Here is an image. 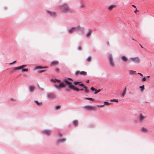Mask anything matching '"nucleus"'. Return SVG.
<instances>
[{
	"label": "nucleus",
	"instance_id": "obj_1",
	"mask_svg": "<svg viewBox=\"0 0 154 154\" xmlns=\"http://www.w3.org/2000/svg\"><path fill=\"white\" fill-rule=\"evenodd\" d=\"M63 81L65 82L66 85H67L68 88L71 90H72L74 91H83V89H79L76 87H72V81H73L72 79L70 78H67L64 79Z\"/></svg>",
	"mask_w": 154,
	"mask_h": 154
},
{
	"label": "nucleus",
	"instance_id": "obj_2",
	"mask_svg": "<svg viewBox=\"0 0 154 154\" xmlns=\"http://www.w3.org/2000/svg\"><path fill=\"white\" fill-rule=\"evenodd\" d=\"M59 8L63 12L72 13V11L70 9L69 5L67 4H64L60 5Z\"/></svg>",
	"mask_w": 154,
	"mask_h": 154
},
{
	"label": "nucleus",
	"instance_id": "obj_3",
	"mask_svg": "<svg viewBox=\"0 0 154 154\" xmlns=\"http://www.w3.org/2000/svg\"><path fill=\"white\" fill-rule=\"evenodd\" d=\"M78 30H84L83 27H81L80 26H78L77 27H73L68 30L67 32L69 34L72 33L74 31H76Z\"/></svg>",
	"mask_w": 154,
	"mask_h": 154
},
{
	"label": "nucleus",
	"instance_id": "obj_4",
	"mask_svg": "<svg viewBox=\"0 0 154 154\" xmlns=\"http://www.w3.org/2000/svg\"><path fill=\"white\" fill-rule=\"evenodd\" d=\"M130 60L131 61L137 63H139L140 62V59L138 57H131Z\"/></svg>",
	"mask_w": 154,
	"mask_h": 154
},
{
	"label": "nucleus",
	"instance_id": "obj_5",
	"mask_svg": "<svg viewBox=\"0 0 154 154\" xmlns=\"http://www.w3.org/2000/svg\"><path fill=\"white\" fill-rule=\"evenodd\" d=\"M109 57L110 65L112 67H114L115 64L112 54H109Z\"/></svg>",
	"mask_w": 154,
	"mask_h": 154
},
{
	"label": "nucleus",
	"instance_id": "obj_6",
	"mask_svg": "<svg viewBox=\"0 0 154 154\" xmlns=\"http://www.w3.org/2000/svg\"><path fill=\"white\" fill-rule=\"evenodd\" d=\"M42 133L46 135L49 136L51 134V131L48 129H45L42 131Z\"/></svg>",
	"mask_w": 154,
	"mask_h": 154
},
{
	"label": "nucleus",
	"instance_id": "obj_7",
	"mask_svg": "<svg viewBox=\"0 0 154 154\" xmlns=\"http://www.w3.org/2000/svg\"><path fill=\"white\" fill-rule=\"evenodd\" d=\"M84 107L87 109L89 110H92L93 109L96 108V107L94 106L86 105L84 106Z\"/></svg>",
	"mask_w": 154,
	"mask_h": 154
},
{
	"label": "nucleus",
	"instance_id": "obj_8",
	"mask_svg": "<svg viewBox=\"0 0 154 154\" xmlns=\"http://www.w3.org/2000/svg\"><path fill=\"white\" fill-rule=\"evenodd\" d=\"M47 13L49 14L50 16L53 17L55 16L56 15V13L55 12L51 11L49 10L46 11Z\"/></svg>",
	"mask_w": 154,
	"mask_h": 154
},
{
	"label": "nucleus",
	"instance_id": "obj_9",
	"mask_svg": "<svg viewBox=\"0 0 154 154\" xmlns=\"http://www.w3.org/2000/svg\"><path fill=\"white\" fill-rule=\"evenodd\" d=\"M121 59L122 61L126 63L128 61V58L125 56H122L121 57Z\"/></svg>",
	"mask_w": 154,
	"mask_h": 154
},
{
	"label": "nucleus",
	"instance_id": "obj_10",
	"mask_svg": "<svg viewBox=\"0 0 154 154\" xmlns=\"http://www.w3.org/2000/svg\"><path fill=\"white\" fill-rule=\"evenodd\" d=\"M66 140L64 138L58 139L56 142V143L58 144L60 143H63L65 142Z\"/></svg>",
	"mask_w": 154,
	"mask_h": 154
},
{
	"label": "nucleus",
	"instance_id": "obj_11",
	"mask_svg": "<svg viewBox=\"0 0 154 154\" xmlns=\"http://www.w3.org/2000/svg\"><path fill=\"white\" fill-rule=\"evenodd\" d=\"M35 69H46L48 68L47 66L42 67L40 66H35Z\"/></svg>",
	"mask_w": 154,
	"mask_h": 154
},
{
	"label": "nucleus",
	"instance_id": "obj_12",
	"mask_svg": "<svg viewBox=\"0 0 154 154\" xmlns=\"http://www.w3.org/2000/svg\"><path fill=\"white\" fill-rule=\"evenodd\" d=\"M145 118V117L144 116L142 113H140L139 117V121H142Z\"/></svg>",
	"mask_w": 154,
	"mask_h": 154
},
{
	"label": "nucleus",
	"instance_id": "obj_13",
	"mask_svg": "<svg viewBox=\"0 0 154 154\" xmlns=\"http://www.w3.org/2000/svg\"><path fill=\"white\" fill-rule=\"evenodd\" d=\"M34 89L35 87L32 85H30L29 87V91L31 93L33 92L34 91Z\"/></svg>",
	"mask_w": 154,
	"mask_h": 154
},
{
	"label": "nucleus",
	"instance_id": "obj_14",
	"mask_svg": "<svg viewBox=\"0 0 154 154\" xmlns=\"http://www.w3.org/2000/svg\"><path fill=\"white\" fill-rule=\"evenodd\" d=\"M54 97V94L53 93H50L47 96V97L50 99H52Z\"/></svg>",
	"mask_w": 154,
	"mask_h": 154
},
{
	"label": "nucleus",
	"instance_id": "obj_15",
	"mask_svg": "<svg viewBox=\"0 0 154 154\" xmlns=\"http://www.w3.org/2000/svg\"><path fill=\"white\" fill-rule=\"evenodd\" d=\"M82 83V82L79 81H74L73 82V83H72V87H74L75 85H79V83Z\"/></svg>",
	"mask_w": 154,
	"mask_h": 154
},
{
	"label": "nucleus",
	"instance_id": "obj_16",
	"mask_svg": "<svg viewBox=\"0 0 154 154\" xmlns=\"http://www.w3.org/2000/svg\"><path fill=\"white\" fill-rule=\"evenodd\" d=\"M54 87H55L58 90L60 88H63V86H62L60 84L58 85H57L56 84H54Z\"/></svg>",
	"mask_w": 154,
	"mask_h": 154
},
{
	"label": "nucleus",
	"instance_id": "obj_17",
	"mask_svg": "<svg viewBox=\"0 0 154 154\" xmlns=\"http://www.w3.org/2000/svg\"><path fill=\"white\" fill-rule=\"evenodd\" d=\"M34 102L38 106H42V102H39L38 100H34Z\"/></svg>",
	"mask_w": 154,
	"mask_h": 154
},
{
	"label": "nucleus",
	"instance_id": "obj_18",
	"mask_svg": "<svg viewBox=\"0 0 154 154\" xmlns=\"http://www.w3.org/2000/svg\"><path fill=\"white\" fill-rule=\"evenodd\" d=\"M72 123L76 127L78 125V122L77 121L75 120L73 121Z\"/></svg>",
	"mask_w": 154,
	"mask_h": 154
},
{
	"label": "nucleus",
	"instance_id": "obj_19",
	"mask_svg": "<svg viewBox=\"0 0 154 154\" xmlns=\"http://www.w3.org/2000/svg\"><path fill=\"white\" fill-rule=\"evenodd\" d=\"M129 71V74L131 75H134L136 73V72L135 71L130 70Z\"/></svg>",
	"mask_w": 154,
	"mask_h": 154
},
{
	"label": "nucleus",
	"instance_id": "obj_20",
	"mask_svg": "<svg viewBox=\"0 0 154 154\" xmlns=\"http://www.w3.org/2000/svg\"><path fill=\"white\" fill-rule=\"evenodd\" d=\"M126 91H123L122 93L121 94V96L122 98H123L125 96V95L126 94Z\"/></svg>",
	"mask_w": 154,
	"mask_h": 154
},
{
	"label": "nucleus",
	"instance_id": "obj_21",
	"mask_svg": "<svg viewBox=\"0 0 154 154\" xmlns=\"http://www.w3.org/2000/svg\"><path fill=\"white\" fill-rule=\"evenodd\" d=\"M91 30L88 31V32L86 34V36L87 37H89L91 35Z\"/></svg>",
	"mask_w": 154,
	"mask_h": 154
},
{
	"label": "nucleus",
	"instance_id": "obj_22",
	"mask_svg": "<svg viewBox=\"0 0 154 154\" xmlns=\"http://www.w3.org/2000/svg\"><path fill=\"white\" fill-rule=\"evenodd\" d=\"M84 99H85L89 100H90L91 101H92V102L94 101V99L92 98L85 97L84 98Z\"/></svg>",
	"mask_w": 154,
	"mask_h": 154
},
{
	"label": "nucleus",
	"instance_id": "obj_23",
	"mask_svg": "<svg viewBox=\"0 0 154 154\" xmlns=\"http://www.w3.org/2000/svg\"><path fill=\"white\" fill-rule=\"evenodd\" d=\"M58 63L57 61H53L51 62V64L52 65H57V63Z\"/></svg>",
	"mask_w": 154,
	"mask_h": 154
},
{
	"label": "nucleus",
	"instance_id": "obj_24",
	"mask_svg": "<svg viewBox=\"0 0 154 154\" xmlns=\"http://www.w3.org/2000/svg\"><path fill=\"white\" fill-rule=\"evenodd\" d=\"M139 88L140 89L141 91H143L144 89V85H143L141 86H140Z\"/></svg>",
	"mask_w": 154,
	"mask_h": 154
},
{
	"label": "nucleus",
	"instance_id": "obj_25",
	"mask_svg": "<svg viewBox=\"0 0 154 154\" xmlns=\"http://www.w3.org/2000/svg\"><path fill=\"white\" fill-rule=\"evenodd\" d=\"M115 6L114 5H111L109 7L108 9L109 10H112Z\"/></svg>",
	"mask_w": 154,
	"mask_h": 154
},
{
	"label": "nucleus",
	"instance_id": "obj_26",
	"mask_svg": "<svg viewBox=\"0 0 154 154\" xmlns=\"http://www.w3.org/2000/svg\"><path fill=\"white\" fill-rule=\"evenodd\" d=\"M79 74L80 75H85L86 74V72L83 71H81L80 72Z\"/></svg>",
	"mask_w": 154,
	"mask_h": 154
},
{
	"label": "nucleus",
	"instance_id": "obj_27",
	"mask_svg": "<svg viewBox=\"0 0 154 154\" xmlns=\"http://www.w3.org/2000/svg\"><path fill=\"white\" fill-rule=\"evenodd\" d=\"M60 84L62 86H63V88L64 87V86H65L66 85L64 82H61V81Z\"/></svg>",
	"mask_w": 154,
	"mask_h": 154
},
{
	"label": "nucleus",
	"instance_id": "obj_28",
	"mask_svg": "<svg viewBox=\"0 0 154 154\" xmlns=\"http://www.w3.org/2000/svg\"><path fill=\"white\" fill-rule=\"evenodd\" d=\"M101 89H99L97 90L95 89V92H94V94H97V93L100 92V91H101Z\"/></svg>",
	"mask_w": 154,
	"mask_h": 154
},
{
	"label": "nucleus",
	"instance_id": "obj_29",
	"mask_svg": "<svg viewBox=\"0 0 154 154\" xmlns=\"http://www.w3.org/2000/svg\"><path fill=\"white\" fill-rule=\"evenodd\" d=\"M60 105H57L55 107V110H58L60 109Z\"/></svg>",
	"mask_w": 154,
	"mask_h": 154
},
{
	"label": "nucleus",
	"instance_id": "obj_30",
	"mask_svg": "<svg viewBox=\"0 0 154 154\" xmlns=\"http://www.w3.org/2000/svg\"><path fill=\"white\" fill-rule=\"evenodd\" d=\"M142 131H146V132H148V130L146 128L143 127L141 129Z\"/></svg>",
	"mask_w": 154,
	"mask_h": 154
},
{
	"label": "nucleus",
	"instance_id": "obj_31",
	"mask_svg": "<svg viewBox=\"0 0 154 154\" xmlns=\"http://www.w3.org/2000/svg\"><path fill=\"white\" fill-rule=\"evenodd\" d=\"M91 56H89L87 59L86 61L88 62L91 61Z\"/></svg>",
	"mask_w": 154,
	"mask_h": 154
},
{
	"label": "nucleus",
	"instance_id": "obj_32",
	"mask_svg": "<svg viewBox=\"0 0 154 154\" xmlns=\"http://www.w3.org/2000/svg\"><path fill=\"white\" fill-rule=\"evenodd\" d=\"M20 69H21L20 66L15 67L13 69V70H14V71Z\"/></svg>",
	"mask_w": 154,
	"mask_h": 154
},
{
	"label": "nucleus",
	"instance_id": "obj_33",
	"mask_svg": "<svg viewBox=\"0 0 154 154\" xmlns=\"http://www.w3.org/2000/svg\"><path fill=\"white\" fill-rule=\"evenodd\" d=\"M27 66L26 65H23L20 66V67L21 68V70L23 69L24 68H25Z\"/></svg>",
	"mask_w": 154,
	"mask_h": 154
},
{
	"label": "nucleus",
	"instance_id": "obj_34",
	"mask_svg": "<svg viewBox=\"0 0 154 154\" xmlns=\"http://www.w3.org/2000/svg\"><path fill=\"white\" fill-rule=\"evenodd\" d=\"M57 79H51V81L52 82H56L57 81Z\"/></svg>",
	"mask_w": 154,
	"mask_h": 154
},
{
	"label": "nucleus",
	"instance_id": "obj_35",
	"mask_svg": "<svg viewBox=\"0 0 154 154\" xmlns=\"http://www.w3.org/2000/svg\"><path fill=\"white\" fill-rule=\"evenodd\" d=\"M111 102H118V100L116 99H113L110 100Z\"/></svg>",
	"mask_w": 154,
	"mask_h": 154
},
{
	"label": "nucleus",
	"instance_id": "obj_36",
	"mask_svg": "<svg viewBox=\"0 0 154 154\" xmlns=\"http://www.w3.org/2000/svg\"><path fill=\"white\" fill-rule=\"evenodd\" d=\"M104 105H109L111 103H109L108 102L105 101L104 102Z\"/></svg>",
	"mask_w": 154,
	"mask_h": 154
},
{
	"label": "nucleus",
	"instance_id": "obj_37",
	"mask_svg": "<svg viewBox=\"0 0 154 154\" xmlns=\"http://www.w3.org/2000/svg\"><path fill=\"white\" fill-rule=\"evenodd\" d=\"M21 70H22L23 72H27L28 71V70L27 69H23Z\"/></svg>",
	"mask_w": 154,
	"mask_h": 154
},
{
	"label": "nucleus",
	"instance_id": "obj_38",
	"mask_svg": "<svg viewBox=\"0 0 154 154\" xmlns=\"http://www.w3.org/2000/svg\"><path fill=\"white\" fill-rule=\"evenodd\" d=\"M78 85L80 86H84V85L83 83H82V82L79 83Z\"/></svg>",
	"mask_w": 154,
	"mask_h": 154
},
{
	"label": "nucleus",
	"instance_id": "obj_39",
	"mask_svg": "<svg viewBox=\"0 0 154 154\" xmlns=\"http://www.w3.org/2000/svg\"><path fill=\"white\" fill-rule=\"evenodd\" d=\"M16 62V61H13V62H12V63H9V65H12L13 64L15 63Z\"/></svg>",
	"mask_w": 154,
	"mask_h": 154
},
{
	"label": "nucleus",
	"instance_id": "obj_40",
	"mask_svg": "<svg viewBox=\"0 0 154 154\" xmlns=\"http://www.w3.org/2000/svg\"><path fill=\"white\" fill-rule=\"evenodd\" d=\"M46 71V70H42L40 71H39L38 72L39 73H42V72H45V71Z\"/></svg>",
	"mask_w": 154,
	"mask_h": 154
},
{
	"label": "nucleus",
	"instance_id": "obj_41",
	"mask_svg": "<svg viewBox=\"0 0 154 154\" xmlns=\"http://www.w3.org/2000/svg\"><path fill=\"white\" fill-rule=\"evenodd\" d=\"M95 89L93 87H92L91 88V90L92 91H95Z\"/></svg>",
	"mask_w": 154,
	"mask_h": 154
},
{
	"label": "nucleus",
	"instance_id": "obj_42",
	"mask_svg": "<svg viewBox=\"0 0 154 154\" xmlns=\"http://www.w3.org/2000/svg\"><path fill=\"white\" fill-rule=\"evenodd\" d=\"M58 136L60 137H61L62 136V134L60 132L58 133Z\"/></svg>",
	"mask_w": 154,
	"mask_h": 154
},
{
	"label": "nucleus",
	"instance_id": "obj_43",
	"mask_svg": "<svg viewBox=\"0 0 154 154\" xmlns=\"http://www.w3.org/2000/svg\"><path fill=\"white\" fill-rule=\"evenodd\" d=\"M80 72L79 71H77L75 72V74L76 75H78L79 74Z\"/></svg>",
	"mask_w": 154,
	"mask_h": 154
},
{
	"label": "nucleus",
	"instance_id": "obj_44",
	"mask_svg": "<svg viewBox=\"0 0 154 154\" xmlns=\"http://www.w3.org/2000/svg\"><path fill=\"white\" fill-rule=\"evenodd\" d=\"M38 88H39V89L40 90H41L42 91H43V90H44L43 88L40 87L39 86V85H38Z\"/></svg>",
	"mask_w": 154,
	"mask_h": 154
},
{
	"label": "nucleus",
	"instance_id": "obj_45",
	"mask_svg": "<svg viewBox=\"0 0 154 154\" xmlns=\"http://www.w3.org/2000/svg\"><path fill=\"white\" fill-rule=\"evenodd\" d=\"M60 82H61V81L60 80L58 79H57V81H56V82L60 83Z\"/></svg>",
	"mask_w": 154,
	"mask_h": 154
},
{
	"label": "nucleus",
	"instance_id": "obj_46",
	"mask_svg": "<svg viewBox=\"0 0 154 154\" xmlns=\"http://www.w3.org/2000/svg\"><path fill=\"white\" fill-rule=\"evenodd\" d=\"M82 89H83L84 90V89L85 90H87V89H88V88L87 87L85 86L84 85V86H83V88H82Z\"/></svg>",
	"mask_w": 154,
	"mask_h": 154
},
{
	"label": "nucleus",
	"instance_id": "obj_47",
	"mask_svg": "<svg viewBox=\"0 0 154 154\" xmlns=\"http://www.w3.org/2000/svg\"><path fill=\"white\" fill-rule=\"evenodd\" d=\"M85 92L86 93H88L89 92V90L88 89H87V90H85Z\"/></svg>",
	"mask_w": 154,
	"mask_h": 154
},
{
	"label": "nucleus",
	"instance_id": "obj_48",
	"mask_svg": "<svg viewBox=\"0 0 154 154\" xmlns=\"http://www.w3.org/2000/svg\"><path fill=\"white\" fill-rule=\"evenodd\" d=\"M78 49L80 51L82 50V48H81V47L79 46V47L78 48Z\"/></svg>",
	"mask_w": 154,
	"mask_h": 154
},
{
	"label": "nucleus",
	"instance_id": "obj_49",
	"mask_svg": "<svg viewBox=\"0 0 154 154\" xmlns=\"http://www.w3.org/2000/svg\"><path fill=\"white\" fill-rule=\"evenodd\" d=\"M146 79L145 77H144L142 79V81H145Z\"/></svg>",
	"mask_w": 154,
	"mask_h": 154
},
{
	"label": "nucleus",
	"instance_id": "obj_50",
	"mask_svg": "<svg viewBox=\"0 0 154 154\" xmlns=\"http://www.w3.org/2000/svg\"><path fill=\"white\" fill-rule=\"evenodd\" d=\"M104 106V104H103V105H97L98 106L100 107H102L103 106Z\"/></svg>",
	"mask_w": 154,
	"mask_h": 154
},
{
	"label": "nucleus",
	"instance_id": "obj_51",
	"mask_svg": "<svg viewBox=\"0 0 154 154\" xmlns=\"http://www.w3.org/2000/svg\"><path fill=\"white\" fill-rule=\"evenodd\" d=\"M14 70H13V69L10 71V72L11 74H12L14 72Z\"/></svg>",
	"mask_w": 154,
	"mask_h": 154
},
{
	"label": "nucleus",
	"instance_id": "obj_52",
	"mask_svg": "<svg viewBox=\"0 0 154 154\" xmlns=\"http://www.w3.org/2000/svg\"><path fill=\"white\" fill-rule=\"evenodd\" d=\"M138 74L140 75V76H143V75L142 74H141V73H137Z\"/></svg>",
	"mask_w": 154,
	"mask_h": 154
},
{
	"label": "nucleus",
	"instance_id": "obj_53",
	"mask_svg": "<svg viewBox=\"0 0 154 154\" xmlns=\"http://www.w3.org/2000/svg\"><path fill=\"white\" fill-rule=\"evenodd\" d=\"M86 82L87 83H89V80L88 79V80H86Z\"/></svg>",
	"mask_w": 154,
	"mask_h": 154
},
{
	"label": "nucleus",
	"instance_id": "obj_54",
	"mask_svg": "<svg viewBox=\"0 0 154 154\" xmlns=\"http://www.w3.org/2000/svg\"><path fill=\"white\" fill-rule=\"evenodd\" d=\"M137 11V10L136 9L134 11V12L135 13H136Z\"/></svg>",
	"mask_w": 154,
	"mask_h": 154
},
{
	"label": "nucleus",
	"instance_id": "obj_55",
	"mask_svg": "<svg viewBox=\"0 0 154 154\" xmlns=\"http://www.w3.org/2000/svg\"><path fill=\"white\" fill-rule=\"evenodd\" d=\"M132 6L133 7H134V8H136V6L135 5H132Z\"/></svg>",
	"mask_w": 154,
	"mask_h": 154
},
{
	"label": "nucleus",
	"instance_id": "obj_56",
	"mask_svg": "<svg viewBox=\"0 0 154 154\" xmlns=\"http://www.w3.org/2000/svg\"><path fill=\"white\" fill-rule=\"evenodd\" d=\"M11 101H13V100L15 101V99H12V98L11 99Z\"/></svg>",
	"mask_w": 154,
	"mask_h": 154
},
{
	"label": "nucleus",
	"instance_id": "obj_57",
	"mask_svg": "<svg viewBox=\"0 0 154 154\" xmlns=\"http://www.w3.org/2000/svg\"><path fill=\"white\" fill-rule=\"evenodd\" d=\"M123 90L125 91H126V87H125V88H124V90Z\"/></svg>",
	"mask_w": 154,
	"mask_h": 154
},
{
	"label": "nucleus",
	"instance_id": "obj_58",
	"mask_svg": "<svg viewBox=\"0 0 154 154\" xmlns=\"http://www.w3.org/2000/svg\"><path fill=\"white\" fill-rule=\"evenodd\" d=\"M59 70V69H57L56 70V71H58Z\"/></svg>",
	"mask_w": 154,
	"mask_h": 154
},
{
	"label": "nucleus",
	"instance_id": "obj_59",
	"mask_svg": "<svg viewBox=\"0 0 154 154\" xmlns=\"http://www.w3.org/2000/svg\"><path fill=\"white\" fill-rule=\"evenodd\" d=\"M139 45L142 48H143V47L140 44H139Z\"/></svg>",
	"mask_w": 154,
	"mask_h": 154
},
{
	"label": "nucleus",
	"instance_id": "obj_60",
	"mask_svg": "<svg viewBox=\"0 0 154 154\" xmlns=\"http://www.w3.org/2000/svg\"><path fill=\"white\" fill-rule=\"evenodd\" d=\"M83 7V5H81V7Z\"/></svg>",
	"mask_w": 154,
	"mask_h": 154
},
{
	"label": "nucleus",
	"instance_id": "obj_61",
	"mask_svg": "<svg viewBox=\"0 0 154 154\" xmlns=\"http://www.w3.org/2000/svg\"><path fill=\"white\" fill-rule=\"evenodd\" d=\"M147 78H149L150 77V76L148 75L146 77Z\"/></svg>",
	"mask_w": 154,
	"mask_h": 154
},
{
	"label": "nucleus",
	"instance_id": "obj_62",
	"mask_svg": "<svg viewBox=\"0 0 154 154\" xmlns=\"http://www.w3.org/2000/svg\"><path fill=\"white\" fill-rule=\"evenodd\" d=\"M66 91H68V89H67L66 90Z\"/></svg>",
	"mask_w": 154,
	"mask_h": 154
},
{
	"label": "nucleus",
	"instance_id": "obj_63",
	"mask_svg": "<svg viewBox=\"0 0 154 154\" xmlns=\"http://www.w3.org/2000/svg\"><path fill=\"white\" fill-rule=\"evenodd\" d=\"M145 102L146 103H148V102H146V101Z\"/></svg>",
	"mask_w": 154,
	"mask_h": 154
}]
</instances>
